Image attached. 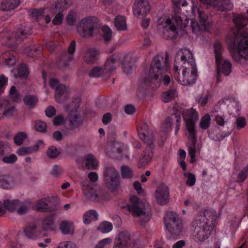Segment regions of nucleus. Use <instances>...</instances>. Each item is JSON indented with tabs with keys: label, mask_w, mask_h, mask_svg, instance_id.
<instances>
[{
	"label": "nucleus",
	"mask_w": 248,
	"mask_h": 248,
	"mask_svg": "<svg viewBox=\"0 0 248 248\" xmlns=\"http://www.w3.org/2000/svg\"><path fill=\"white\" fill-rule=\"evenodd\" d=\"M233 21L238 30L231 33L229 49L232 58L241 63L243 59L248 60V30H241L248 23L247 16L245 14L238 15Z\"/></svg>",
	"instance_id": "obj_1"
},
{
	"label": "nucleus",
	"mask_w": 248,
	"mask_h": 248,
	"mask_svg": "<svg viewBox=\"0 0 248 248\" xmlns=\"http://www.w3.org/2000/svg\"><path fill=\"white\" fill-rule=\"evenodd\" d=\"M168 54L166 53L165 57L156 55L153 59L149 71L148 77L144 78L143 82L146 85H151L155 81L160 80L164 74L168 71L170 66L168 61Z\"/></svg>",
	"instance_id": "obj_2"
},
{
	"label": "nucleus",
	"mask_w": 248,
	"mask_h": 248,
	"mask_svg": "<svg viewBox=\"0 0 248 248\" xmlns=\"http://www.w3.org/2000/svg\"><path fill=\"white\" fill-rule=\"evenodd\" d=\"M132 204H127L126 208L131 212L134 217H140V223L144 225L147 223L151 217V207L146 201H140L135 196L130 197Z\"/></svg>",
	"instance_id": "obj_3"
},
{
	"label": "nucleus",
	"mask_w": 248,
	"mask_h": 248,
	"mask_svg": "<svg viewBox=\"0 0 248 248\" xmlns=\"http://www.w3.org/2000/svg\"><path fill=\"white\" fill-rule=\"evenodd\" d=\"M192 226L195 236L201 242L209 238L213 231L212 226L206 223L205 218L198 214L192 222Z\"/></svg>",
	"instance_id": "obj_4"
},
{
	"label": "nucleus",
	"mask_w": 248,
	"mask_h": 248,
	"mask_svg": "<svg viewBox=\"0 0 248 248\" xmlns=\"http://www.w3.org/2000/svg\"><path fill=\"white\" fill-rule=\"evenodd\" d=\"M181 13L180 7H174V14L172 16L171 20L168 19L166 23L170 27V29L173 32L177 30L176 25L180 28H185L187 27L189 23V19L186 16H185V20L183 21L184 17H182L180 14Z\"/></svg>",
	"instance_id": "obj_5"
},
{
	"label": "nucleus",
	"mask_w": 248,
	"mask_h": 248,
	"mask_svg": "<svg viewBox=\"0 0 248 248\" xmlns=\"http://www.w3.org/2000/svg\"><path fill=\"white\" fill-rule=\"evenodd\" d=\"M188 59H187L186 56L184 55L181 51L178 52L175 55L174 65L177 64L179 66V64H181V67L183 68V72H190L197 70L195 61L190 51H188Z\"/></svg>",
	"instance_id": "obj_6"
},
{
	"label": "nucleus",
	"mask_w": 248,
	"mask_h": 248,
	"mask_svg": "<svg viewBox=\"0 0 248 248\" xmlns=\"http://www.w3.org/2000/svg\"><path fill=\"white\" fill-rule=\"evenodd\" d=\"M179 66L175 65L173 69V76L175 79L181 84L185 86L190 85L195 82L197 76V70L190 72H182V77H180L178 72Z\"/></svg>",
	"instance_id": "obj_7"
},
{
	"label": "nucleus",
	"mask_w": 248,
	"mask_h": 248,
	"mask_svg": "<svg viewBox=\"0 0 248 248\" xmlns=\"http://www.w3.org/2000/svg\"><path fill=\"white\" fill-rule=\"evenodd\" d=\"M184 121L189 134L194 136L196 133L195 125L198 120V115L196 111L192 108L189 109L184 110L182 112Z\"/></svg>",
	"instance_id": "obj_8"
},
{
	"label": "nucleus",
	"mask_w": 248,
	"mask_h": 248,
	"mask_svg": "<svg viewBox=\"0 0 248 248\" xmlns=\"http://www.w3.org/2000/svg\"><path fill=\"white\" fill-rule=\"evenodd\" d=\"M82 190L86 198L92 201L100 202L107 199L108 197L107 192L102 190L97 192L93 186L88 184L83 185Z\"/></svg>",
	"instance_id": "obj_9"
},
{
	"label": "nucleus",
	"mask_w": 248,
	"mask_h": 248,
	"mask_svg": "<svg viewBox=\"0 0 248 248\" xmlns=\"http://www.w3.org/2000/svg\"><path fill=\"white\" fill-rule=\"evenodd\" d=\"M36 209L42 212H52L59 209L58 203L53 197L42 199L36 202L35 204Z\"/></svg>",
	"instance_id": "obj_10"
},
{
	"label": "nucleus",
	"mask_w": 248,
	"mask_h": 248,
	"mask_svg": "<svg viewBox=\"0 0 248 248\" xmlns=\"http://www.w3.org/2000/svg\"><path fill=\"white\" fill-rule=\"evenodd\" d=\"M93 17H88L82 19L78 26V31L83 37L89 38L93 35L95 22Z\"/></svg>",
	"instance_id": "obj_11"
},
{
	"label": "nucleus",
	"mask_w": 248,
	"mask_h": 248,
	"mask_svg": "<svg viewBox=\"0 0 248 248\" xmlns=\"http://www.w3.org/2000/svg\"><path fill=\"white\" fill-rule=\"evenodd\" d=\"M151 6L148 0H135L133 4V12L137 17L145 16L150 12Z\"/></svg>",
	"instance_id": "obj_12"
},
{
	"label": "nucleus",
	"mask_w": 248,
	"mask_h": 248,
	"mask_svg": "<svg viewBox=\"0 0 248 248\" xmlns=\"http://www.w3.org/2000/svg\"><path fill=\"white\" fill-rule=\"evenodd\" d=\"M198 14L199 17L200 24H198L194 19H191L190 26L193 32H196L199 29L207 31L210 26V23L204 12L198 9Z\"/></svg>",
	"instance_id": "obj_13"
},
{
	"label": "nucleus",
	"mask_w": 248,
	"mask_h": 248,
	"mask_svg": "<svg viewBox=\"0 0 248 248\" xmlns=\"http://www.w3.org/2000/svg\"><path fill=\"white\" fill-rule=\"evenodd\" d=\"M156 202L161 205L167 204L170 201L169 187L164 184L157 187L155 192Z\"/></svg>",
	"instance_id": "obj_14"
},
{
	"label": "nucleus",
	"mask_w": 248,
	"mask_h": 248,
	"mask_svg": "<svg viewBox=\"0 0 248 248\" xmlns=\"http://www.w3.org/2000/svg\"><path fill=\"white\" fill-rule=\"evenodd\" d=\"M140 138L147 145L154 144L155 141L152 131L150 129L147 123H143L140 128L138 129Z\"/></svg>",
	"instance_id": "obj_15"
},
{
	"label": "nucleus",
	"mask_w": 248,
	"mask_h": 248,
	"mask_svg": "<svg viewBox=\"0 0 248 248\" xmlns=\"http://www.w3.org/2000/svg\"><path fill=\"white\" fill-rule=\"evenodd\" d=\"M154 144L147 145V147L143 151V155L139 159L138 166L139 168H145L148 166L153 156Z\"/></svg>",
	"instance_id": "obj_16"
},
{
	"label": "nucleus",
	"mask_w": 248,
	"mask_h": 248,
	"mask_svg": "<svg viewBox=\"0 0 248 248\" xmlns=\"http://www.w3.org/2000/svg\"><path fill=\"white\" fill-rule=\"evenodd\" d=\"M3 110L2 113H0V119L3 116L6 117H12L17 111L16 107L11 106L8 100L0 98V110Z\"/></svg>",
	"instance_id": "obj_17"
},
{
	"label": "nucleus",
	"mask_w": 248,
	"mask_h": 248,
	"mask_svg": "<svg viewBox=\"0 0 248 248\" xmlns=\"http://www.w3.org/2000/svg\"><path fill=\"white\" fill-rule=\"evenodd\" d=\"M214 53L215 54L216 62L217 65V80L219 81V77L220 76L219 70L220 66L219 65L221 62H222L223 58L222 56V53L223 51V48L221 43L219 41H216L214 43Z\"/></svg>",
	"instance_id": "obj_18"
},
{
	"label": "nucleus",
	"mask_w": 248,
	"mask_h": 248,
	"mask_svg": "<svg viewBox=\"0 0 248 248\" xmlns=\"http://www.w3.org/2000/svg\"><path fill=\"white\" fill-rule=\"evenodd\" d=\"M121 58V54L119 53H115L108 58L104 66L106 73L113 72L116 69V64L120 62Z\"/></svg>",
	"instance_id": "obj_19"
},
{
	"label": "nucleus",
	"mask_w": 248,
	"mask_h": 248,
	"mask_svg": "<svg viewBox=\"0 0 248 248\" xmlns=\"http://www.w3.org/2000/svg\"><path fill=\"white\" fill-rule=\"evenodd\" d=\"M19 201L18 200H14L10 201L9 200H5L3 201V205L4 208L2 207V203L0 202V216L3 215L5 213V209L12 212L14 211L18 205Z\"/></svg>",
	"instance_id": "obj_20"
},
{
	"label": "nucleus",
	"mask_w": 248,
	"mask_h": 248,
	"mask_svg": "<svg viewBox=\"0 0 248 248\" xmlns=\"http://www.w3.org/2000/svg\"><path fill=\"white\" fill-rule=\"evenodd\" d=\"M69 122L70 128L75 130L82 125L83 120L78 113L71 112L69 114Z\"/></svg>",
	"instance_id": "obj_21"
},
{
	"label": "nucleus",
	"mask_w": 248,
	"mask_h": 248,
	"mask_svg": "<svg viewBox=\"0 0 248 248\" xmlns=\"http://www.w3.org/2000/svg\"><path fill=\"white\" fill-rule=\"evenodd\" d=\"M20 3V0H0V10L6 12L14 10Z\"/></svg>",
	"instance_id": "obj_22"
},
{
	"label": "nucleus",
	"mask_w": 248,
	"mask_h": 248,
	"mask_svg": "<svg viewBox=\"0 0 248 248\" xmlns=\"http://www.w3.org/2000/svg\"><path fill=\"white\" fill-rule=\"evenodd\" d=\"M165 224L166 228L171 234L178 235L181 232L182 228L181 220Z\"/></svg>",
	"instance_id": "obj_23"
},
{
	"label": "nucleus",
	"mask_w": 248,
	"mask_h": 248,
	"mask_svg": "<svg viewBox=\"0 0 248 248\" xmlns=\"http://www.w3.org/2000/svg\"><path fill=\"white\" fill-rule=\"evenodd\" d=\"M203 5L208 6H211L218 11H224L227 9L225 7L223 0H199Z\"/></svg>",
	"instance_id": "obj_24"
},
{
	"label": "nucleus",
	"mask_w": 248,
	"mask_h": 248,
	"mask_svg": "<svg viewBox=\"0 0 248 248\" xmlns=\"http://www.w3.org/2000/svg\"><path fill=\"white\" fill-rule=\"evenodd\" d=\"M188 138L190 139L188 145V154L190 156V162L193 163L195 160V154L196 153L197 138L196 133H194L193 136L189 134Z\"/></svg>",
	"instance_id": "obj_25"
},
{
	"label": "nucleus",
	"mask_w": 248,
	"mask_h": 248,
	"mask_svg": "<svg viewBox=\"0 0 248 248\" xmlns=\"http://www.w3.org/2000/svg\"><path fill=\"white\" fill-rule=\"evenodd\" d=\"M42 140H39L34 145L30 147H22L19 148L17 151V154L19 155H26L37 152L39 147L43 145Z\"/></svg>",
	"instance_id": "obj_26"
},
{
	"label": "nucleus",
	"mask_w": 248,
	"mask_h": 248,
	"mask_svg": "<svg viewBox=\"0 0 248 248\" xmlns=\"http://www.w3.org/2000/svg\"><path fill=\"white\" fill-rule=\"evenodd\" d=\"M31 33L30 27L22 25L17 30L15 34V38L17 41H22Z\"/></svg>",
	"instance_id": "obj_27"
},
{
	"label": "nucleus",
	"mask_w": 248,
	"mask_h": 248,
	"mask_svg": "<svg viewBox=\"0 0 248 248\" xmlns=\"http://www.w3.org/2000/svg\"><path fill=\"white\" fill-rule=\"evenodd\" d=\"M198 215H201L202 217H204L206 223L212 227L215 224L217 218L216 213L215 211L210 210H205L204 212H201Z\"/></svg>",
	"instance_id": "obj_28"
},
{
	"label": "nucleus",
	"mask_w": 248,
	"mask_h": 248,
	"mask_svg": "<svg viewBox=\"0 0 248 248\" xmlns=\"http://www.w3.org/2000/svg\"><path fill=\"white\" fill-rule=\"evenodd\" d=\"M133 61L134 58L130 54H127L124 57L122 65L123 71L126 74H128L132 71Z\"/></svg>",
	"instance_id": "obj_29"
},
{
	"label": "nucleus",
	"mask_w": 248,
	"mask_h": 248,
	"mask_svg": "<svg viewBox=\"0 0 248 248\" xmlns=\"http://www.w3.org/2000/svg\"><path fill=\"white\" fill-rule=\"evenodd\" d=\"M97 53L95 48H89L85 53L83 60L87 63H93L97 60Z\"/></svg>",
	"instance_id": "obj_30"
},
{
	"label": "nucleus",
	"mask_w": 248,
	"mask_h": 248,
	"mask_svg": "<svg viewBox=\"0 0 248 248\" xmlns=\"http://www.w3.org/2000/svg\"><path fill=\"white\" fill-rule=\"evenodd\" d=\"M173 117H174L176 123L175 126V133L176 134L180 129V125L181 122V118L179 115L174 113L172 114L171 117L167 118L165 121V124L168 129H171L174 120Z\"/></svg>",
	"instance_id": "obj_31"
},
{
	"label": "nucleus",
	"mask_w": 248,
	"mask_h": 248,
	"mask_svg": "<svg viewBox=\"0 0 248 248\" xmlns=\"http://www.w3.org/2000/svg\"><path fill=\"white\" fill-rule=\"evenodd\" d=\"M107 188L110 191L116 190L120 186V177L105 179Z\"/></svg>",
	"instance_id": "obj_32"
},
{
	"label": "nucleus",
	"mask_w": 248,
	"mask_h": 248,
	"mask_svg": "<svg viewBox=\"0 0 248 248\" xmlns=\"http://www.w3.org/2000/svg\"><path fill=\"white\" fill-rule=\"evenodd\" d=\"M24 232L29 239H35L38 236L37 225L35 224L28 225L24 229Z\"/></svg>",
	"instance_id": "obj_33"
},
{
	"label": "nucleus",
	"mask_w": 248,
	"mask_h": 248,
	"mask_svg": "<svg viewBox=\"0 0 248 248\" xmlns=\"http://www.w3.org/2000/svg\"><path fill=\"white\" fill-rule=\"evenodd\" d=\"M219 66H220V70H219L220 76L219 77V80L220 81H218V80L217 79V81L218 83L221 81V80L220 79V78L221 76V73H220L221 70V72L223 74V75L224 76H227L232 72V64H231V62L228 60H224L223 63H222V62H221L219 65Z\"/></svg>",
	"instance_id": "obj_34"
},
{
	"label": "nucleus",
	"mask_w": 248,
	"mask_h": 248,
	"mask_svg": "<svg viewBox=\"0 0 248 248\" xmlns=\"http://www.w3.org/2000/svg\"><path fill=\"white\" fill-rule=\"evenodd\" d=\"M98 216V214L96 211L93 210H89L84 214L83 222L85 224H89L91 223L92 220H97Z\"/></svg>",
	"instance_id": "obj_35"
},
{
	"label": "nucleus",
	"mask_w": 248,
	"mask_h": 248,
	"mask_svg": "<svg viewBox=\"0 0 248 248\" xmlns=\"http://www.w3.org/2000/svg\"><path fill=\"white\" fill-rule=\"evenodd\" d=\"M114 24L119 31H125L127 30L125 19L122 16H117L114 20Z\"/></svg>",
	"instance_id": "obj_36"
},
{
	"label": "nucleus",
	"mask_w": 248,
	"mask_h": 248,
	"mask_svg": "<svg viewBox=\"0 0 248 248\" xmlns=\"http://www.w3.org/2000/svg\"><path fill=\"white\" fill-rule=\"evenodd\" d=\"M97 165L98 162L92 155L89 154L86 156L85 166L87 169L94 170Z\"/></svg>",
	"instance_id": "obj_37"
},
{
	"label": "nucleus",
	"mask_w": 248,
	"mask_h": 248,
	"mask_svg": "<svg viewBox=\"0 0 248 248\" xmlns=\"http://www.w3.org/2000/svg\"><path fill=\"white\" fill-rule=\"evenodd\" d=\"M62 233L68 234L73 232V224L67 221H63L61 222L60 227Z\"/></svg>",
	"instance_id": "obj_38"
},
{
	"label": "nucleus",
	"mask_w": 248,
	"mask_h": 248,
	"mask_svg": "<svg viewBox=\"0 0 248 248\" xmlns=\"http://www.w3.org/2000/svg\"><path fill=\"white\" fill-rule=\"evenodd\" d=\"M119 176L118 172L113 167L111 166L106 167L104 172V180Z\"/></svg>",
	"instance_id": "obj_39"
},
{
	"label": "nucleus",
	"mask_w": 248,
	"mask_h": 248,
	"mask_svg": "<svg viewBox=\"0 0 248 248\" xmlns=\"http://www.w3.org/2000/svg\"><path fill=\"white\" fill-rule=\"evenodd\" d=\"M66 87L63 84L58 85L55 89V99L57 102L61 103L62 101V97L66 93Z\"/></svg>",
	"instance_id": "obj_40"
},
{
	"label": "nucleus",
	"mask_w": 248,
	"mask_h": 248,
	"mask_svg": "<svg viewBox=\"0 0 248 248\" xmlns=\"http://www.w3.org/2000/svg\"><path fill=\"white\" fill-rule=\"evenodd\" d=\"M24 102L29 108L31 109L35 107L38 102V98L34 95H26L24 99Z\"/></svg>",
	"instance_id": "obj_41"
},
{
	"label": "nucleus",
	"mask_w": 248,
	"mask_h": 248,
	"mask_svg": "<svg viewBox=\"0 0 248 248\" xmlns=\"http://www.w3.org/2000/svg\"><path fill=\"white\" fill-rule=\"evenodd\" d=\"M54 219V217L53 215H50L47 217L43 221L42 229L45 231L52 230Z\"/></svg>",
	"instance_id": "obj_42"
},
{
	"label": "nucleus",
	"mask_w": 248,
	"mask_h": 248,
	"mask_svg": "<svg viewBox=\"0 0 248 248\" xmlns=\"http://www.w3.org/2000/svg\"><path fill=\"white\" fill-rule=\"evenodd\" d=\"M113 228L112 223L109 222L104 221L101 223L97 227V230L100 231L102 233H107L110 232Z\"/></svg>",
	"instance_id": "obj_43"
},
{
	"label": "nucleus",
	"mask_w": 248,
	"mask_h": 248,
	"mask_svg": "<svg viewBox=\"0 0 248 248\" xmlns=\"http://www.w3.org/2000/svg\"><path fill=\"white\" fill-rule=\"evenodd\" d=\"M12 182V178L9 175L0 176V186L3 188H8L10 187Z\"/></svg>",
	"instance_id": "obj_44"
},
{
	"label": "nucleus",
	"mask_w": 248,
	"mask_h": 248,
	"mask_svg": "<svg viewBox=\"0 0 248 248\" xmlns=\"http://www.w3.org/2000/svg\"><path fill=\"white\" fill-rule=\"evenodd\" d=\"M106 73L104 68L99 66H95L93 68L89 73V75L92 78H98Z\"/></svg>",
	"instance_id": "obj_45"
},
{
	"label": "nucleus",
	"mask_w": 248,
	"mask_h": 248,
	"mask_svg": "<svg viewBox=\"0 0 248 248\" xmlns=\"http://www.w3.org/2000/svg\"><path fill=\"white\" fill-rule=\"evenodd\" d=\"M3 57L5 59V64L7 66H11L16 63V58L9 52L3 54Z\"/></svg>",
	"instance_id": "obj_46"
},
{
	"label": "nucleus",
	"mask_w": 248,
	"mask_h": 248,
	"mask_svg": "<svg viewBox=\"0 0 248 248\" xmlns=\"http://www.w3.org/2000/svg\"><path fill=\"white\" fill-rule=\"evenodd\" d=\"M120 241L125 243L128 246L131 244V237L130 234L127 232H122L118 234L116 238Z\"/></svg>",
	"instance_id": "obj_47"
},
{
	"label": "nucleus",
	"mask_w": 248,
	"mask_h": 248,
	"mask_svg": "<svg viewBox=\"0 0 248 248\" xmlns=\"http://www.w3.org/2000/svg\"><path fill=\"white\" fill-rule=\"evenodd\" d=\"M177 91L175 89L168 90L164 93L163 101L169 102L177 96Z\"/></svg>",
	"instance_id": "obj_48"
},
{
	"label": "nucleus",
	"mask_w": 248,
	"mask_h": 248,
	"mask_svg": "<svg viewBox=\"0 0 248 248\" xmlns=\"http://www.w3.org/2000/svg\"><path fill=\"white\" fill-rule=\"evenodd\" d=\"M17 75L19 77L26 78L29 75V70L26 64H22L17 68Z\"/></svg>",
	"instance_id": "obj_49"
},
{
	"label": "nucleus",
	"mask_w": 248,
	"mask_h": 248,
	"mask_svg": "<svg viewBox=\"0 0 248 248\" xmlns=\"http://www.w3.org/2000/svg\"><path fill=\"white\" fill-rule=\"evenodd\" d=\"M121 170L123 178L130 179L133 177V170L129 167L127 166H122L121 167Z\"/></svg>",
	"instance_id": "obj_50"
},
{
	"label": "nucleus",
	"mask_w": 248,
	"mask_h": 248,
	"mask_svg": "<svg viewBox=\"0 0 248 248\" xmlns=\"http://www.w3.org/2000/svg\"><path fill=\"white\" fill-rule=\"evenodd\" d=\"M177 220H180L177 214L172 211L168 212L164 217L165 223L174 222Z\"/></svg>",
	"instance_id": "obj_51"
},
{
	"label": "nucleus",
	"mask_w": 248,
	"mask_h": 248,
	"mask_svg": "<svg viewBox=\"0 0 248 248\" xmlns=\"http://www.w3.org/2000/svg\"><path fill=\"white\" fill-rule=\"evenodd\" d=\"M102 30L103 33V38L106 43L109 42L112 39V31L111 29L107 26L102 27Z\"/></svg>",
	"instance_id": "obj_52"
},
{
	"label": "nucleus",
	"mask_w": 248,
	"mask_h": 248,
	"mask_svg": "<svg viewBox=\"0 0 248 248\" xmlns=\"http://www.w3.org/2000/svg\"><path fill=\"white\" fill-rule=\"evenodd\" d=\"M27 137V134L23 132H19L17 133L14 137V141L15 144L18 146L21 145Z\"/></svg>",
	"instance_id": "obj_53"
},
{
	"label": "nucleus",
	"mask_w": 248,
	"mask_h": 248,
	"mask_svg": "<svg viewBox=\"0 0 248 248\" xmlns=\"http://www.w3.org/2000/svg\"><path fill=\"white\" fill-rule=\"evenodd\" d=\"M10 152V147L8 143L0 142V159L3 156L9 154Z\"/></svg>",
	"instance_id": "obj_54"
},
{
	"label": "nucleus",
	"mask_w": 248,
	"mask_h": 248,
	"mask_svg": "<svg viewBox=\"0 0 248 248\" xmlns=\"http://www.w3.org/2000/svg\"><path fill=\"white\" fill-rule=\"evenodd\" d=\"M248 176V164L243 168L238 175L237 182L238 183L243 182Z\"/></svg>",
	"instance_id": "obj_55"
},
{
	"label": "nucleus",
	"mask_w": 248,
	"mask_h": 248,
	"mask_svg": "<svg viewBox=\"0 0 248 248\" xmlns=\"http://www.w3.org/2000/svg\"><path fill=\"white\" fill-rule=\"evenodd\" d=\"M47 156L51 158H55L60 154V152L54 146L49 147L46 151Z\"/></svg>",
	"instance_id": "obj_56"
},
{
	"label": "nucleus",
	"mask_w": 248,
	"mask_h": 248,
	"mask_svg": "<svg viewBox=\"0 0 248 248\" xmlns=\"http://www.w3.org/2000/svg\"><path fill=\"white\" fill-rule=\"evenodd\" d=\"M210 116L209 114L204 115L200 122V127L203 129H207L210 126Z\"/></svg>",
	"instance_id": "obj_57"
},
{
	"label": "nucleus",
	"mask_w": 248,
	"mask_h": 248,
	"mask_svg": "<svg viewBox=\"0 0 248 248\" xmlns=\"http://www.w3.org/2000/svg\"><path fill=\"white\" fill-rule=\"evenodd\" d=\"M34 127L37 131L45 132L46 131V124L43 121L37 120L35 122Z\"/></svg>",
	"instance_id": "obj_58"
},
{
	"label": "nucleus",
	"mask_w": 248,
	"mask_h": 248,
	"mask_svg": "<svg viewBox=\"0 0 248 248\" xmlns=\"http://www.w3.org/2000/svg\"><path fill=\"white\" fill-rule=\"evenodd\" d=\"M68 2L67 0H58L55 4V8L59 11H63L68 8Z\"/></svg>",
	"instance_id": "obj_59"
},
{
	"label": "nucleus",
	"mask_w": 248,
	"mask_h": 248,
	"mask_svg": "<svg viewBox=\"0 0 248 248\" xmlns=\"http://www.w3.org/2000/svg\"><path fill=\"white\" fill-rule=\"evenodd\" d=\"M17 160L16 156L15 154H11L9 156H5L2 158V161L6 164H13Z\"/></svg>",
	"instance_id": "obj_60"
},
{
	"label": "nucleus",
	"mask_w": 248,
	"mask_h": 248,
	"mask_svg": "<svg viewBox=\"0 0 248 248\" xmlns=\"http://www.w3.org/2000/svg\"><path fill=\"white\" fill-rule=\"evenodd\" d=\"M236 124L237 126V129L240 130L242 128H244L246 125V120L244 117H239L237 119Z\"/></svg>",
	"instance_id": "obj_61"
},
{
	"label": "nucleus",
	"mask_w": 248,
	"mask_h": 248,
	"mask_svg": "<svg viewBox=\"0 0 248 248\" xmlns=\"http://www.w3.org/2000/svg\"><path fill=\"white\" fill-rule=\"evenodd\" d=\"M58 248H77L76 245L71 241H65L60 243Z\"/></svg>",
	"instance_id": "obj_62"
},
{
	"label": "nucleus",
	"mask_w": 248,
	"mask_h": 248,
	"mask_svg": "<svg viewBox=\"0 0 248 248\" xmlns=\"http://www.w3.org/2000/svg\"><path fill=\"white\" fill-rule=\"evenodd\" d=\"M45 113L47 117L51 118L56 113V110L53 106H49L45 110Z\"/></svg>",
	"instance_id": "obj_63"
},
{
	"label": "nucleus",
	"mask_w": 248,
	"mask_h": 248,
	"mask_svg": "<svg viewBox=\"0 0 248 248\" xmlns=\"http://www.w3.org/2000/svg\"><path fill=\"white\" fill-rule=\"evenodd\" d=\"M63 19V15L61 12H60L53 19L52 23L54 25H60L62 23Z\"/></svg>",
	"instance_id": "obj_64"
}]
</instances>
